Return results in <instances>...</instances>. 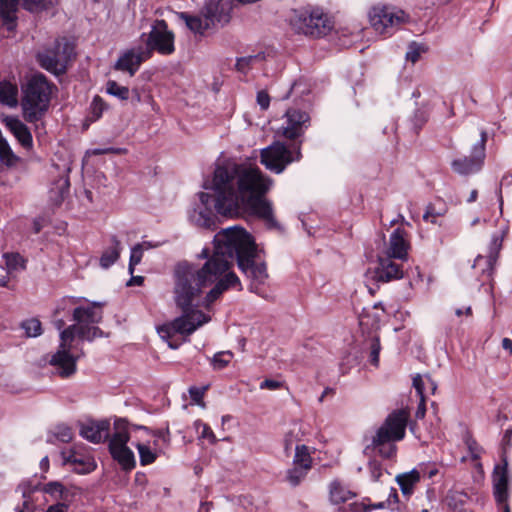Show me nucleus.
<instances>
[{
	"instance_id": "obj_1",
	"label": "nucleus",
	"mask_w": 512,
	"mask_h": 512,
	"mask_svg": "<svg viewBox=\"0 0 512 512\" xmlns=\"http://www.w3.org/2000/svg\"><path fill=\"white\" fill-rule=\"evenodd\" d=\"M201 256L207 258L201 267L181 262L174 269V297L183 314L159 328V335L164 340L175 334L190 336L210 321L202 311L191 309L193 304L209 308L224 291L241 286L235 273H226L227 261L221 258L218 245L214 244L212 255L204 249Z\"/></svg>"
},
{
	"instance_id": "obj_2",
	"label": "nucleus",
	"mask_w": 512,
	"mask_h": 512,
	"mask_svg": "<svg viewBox=\"0 0 512 512\" xmlns=\"http://www.w3.org/2000/svg\"><path fill=\"white\" fill-rule=\"evenodd\" d=\"M272 179L251 164L228 163L218 166L213 175L215 210L227 217L248 212L263 219L269 227H277L272 204L265 195Z\"/></svg>"
},
{
	"instance_id": "obj_3",
	"label": "nucleus",
	"mask_w": 512,
	"mask_h": 512,
	"mask_svg": "<svg viewBox=\"0 0 512 512\" xmlns=\"http://www.w3.org/2000/svg\"><path fill=\"white\" fill-rule=\"evenodd\" d=\"M103 313L99 303L74 308L72 320L74 324L65 326L63 319H57L55 326L60 330V343L57 351L52 354L49 364L55 373L61 378H68L77 371V361L84 355L82 348L78 347L79 341L92 342L95 338L104 336L103 331L97 326L102 320Z\"/></svg>"
},
{
	"instance_id": "obj_4",
	"label": "nucleus",
	"mask_w": 512,
	"mask_h": 512,
	"mask_svg": "<svg viewBox=\"0 0 512 512\" xmlns=\"http://www.w3.org/2000/svg\"><path fill=\"white\" fill-rule=\"evenodd\" d=\"M221 258L227 261V272L237 259L240 270L251 278L254 284H263L268 278L264 262H257V248L252 236L242 227L233 226L219 231L214 237Z\"/></svg>"
},
{
	"instance_id": "obj_5",
	"label": "nucleus",
	"mask_w": 512,
	"mask_h": 512,
	"mask_svg": "<svg viewBox=\"0 0 512 512\" xmlns=\"http://www.w3.org/2000/svg\"><path fill=\"white\" fill-rule=\"evenodd\" d=\"M52 94V85L43 74H34L22 87L21 109L23 118L29 123L40 121L47 113Z\"/></svg>"
},
{
	"instance_id": "obj_6",
	"label": "nucleus",
	"mask_w": 512,
	"mask_h": 512,
	"mask_svg": "<svg viewBox=\"0 0 512 512\" xmlns=\"http://www.w3.org/2000/svg\"><path fill=\"white\" fill-rule=\"evenodd\" d=\"M289 22L296 33L311 37L325 36L333 27L328 15L315 7L294 10Z\"/></svg>"
},
{
	"instance_id": "obj_7",
	"label": "nucleus",
	"mask_w": 512,
	"mask_h": 512,
	"mask_svg": "<svg viewBox=\"0 0 512 512\" xmlns=\"http://www.w3.org/2000/svg\"><path fill=\"white\" fill-rule=\"evenodd\" d=\"M134 431L125 419L114 422V431L109 440V451L115 461L125 470H132L136 466L133 451L127 446Z\"/></svg>"
},
{
	"instance_id": "obj_8",
	"label": "nucleus",
	"mask_w": 512,
	"mask_h": 512,
	"mask_svg": "<svg viewBox=\"0 0 512 512\" xmlns=\"http://www.w3.org/2000/svg\"><path fill=\"white\" fill-rule=\"evenodd\" d=\"M74 53L73 46L65 39H58L50 47L37 54V59L42 68L54 73L62 74Z\"/></svg>"
},
{
	"instance_id": "obj_9",
	"label": "nucleus",
	"mask_w": 512,
	"mask_h": 512,
	"mask_svg": "<svg viewBox=\"0 0 512 512\" xmlns=\"http://www.w3.org/2000/svg\"><path fill=\"white\" fill-rule=\"evenodd\" d=\"M302 157L300 145L294 151L277 141L261 150V163L270 171L280 174L287 165L299 161Z\"/></svg>"
},
{
	"instance_id": "obj_10",
	"label": "nucleus",
	"mask_w": 512,
	"mask_h": 512,
	"mask_svg": "<svg viewBox=\"0 0 512 512\" xmlns=\"http://www.w3.org/2000/svg\"><path fill=\"white\" fill-rule=\"evenodd\" d=\"M368 18L370 25L377 33L390 34L406 21L407 16L401 9L377 4L369 10Z\"/></svg>"
},
{
	"instance_id": "obj_11",
	"label": "nucleus",
	"mask_w": 512,
	"mask_h": 512,
	"mask_svg": "<svg viewBox=\"0 0 512 512\" xmlns=\"http://www.w3.org/2000/svg\"><path fill=\"white\" fill-rule=\"evenodd\" d=\"M174 41L175 35L173 31L169 30L167 23L164 20H156L151 27L144 48L150 50V57L153 51L161 55H171L175 51Z\"/></svg>"
},
{
	"instance_id": "obj_12",
	"label": "nucleus",
	"mask_w": 512,
	"mask_h": 512,
	"mask_svg": "<svg viewBox=\"0 0 512 512\" xmlns=\"http://www.w3.org/2000/svg\"><path fill=\"white\" fill-rule=\"evenodd\" d=\"M486 131H481L480 140L472 147L471 155L455 159L451 163L453 171L459 175H469L481 170L485 159Z\"/></svg>"
},
{
	"instance_id": "obj_13",
	"label": "nucleus",
	"mask_w": 512,
	"mask_h": 512,
	"mask_svg": "<svg viewBox=\"0 0 512 512\" xmlns=\"http://www.w3.org/2000/svg\"><path fill=\"white\" fill-rule=\"evenodd\" d=\"M409 420V412L401 409L393 411L378 428L379 439L386 438L400 441L405 437V431Z\"/></svg>"
},
{
	"instance_id": "obj_14",
	"label": "nucleus",
	"mask_w": 512,
	"mask_h": 512,
	"mask_svg": "<svg viewBox=\"0 0 512 512\" xmlns=\"http://www.w3.org/2000/svg\"><path fill=\"white\" fill-rule=\"evenodd\" d=\"M285 123L282 125V135L287 139H296L302 136L310 125V116L305 111L290 108L285 113Z\"/></svg>"
},
{
	"instance_id": "obj_15",
	"label": "nucleus",
	"mask_w": 512,
	"mask_h": 512,
	"mask_svg": "<svg viewBox=\"0 0 512 512\" xmlns=\"http://www.w3.org/2000/svg\"><path fill=\"white\" fill-rule=\"evenodd\" d=\"M508 463L503 458V463L496 465L493 471V495L498 505H502L503 512H510L508 504Z\"/></svg>"
},
{
	"instance_id": "obj_16",
	"label": "nucleus",
	"mask_w": 512,
	"mask_h": 512,
	"mask_svg": "<svg viewBox=\"0 0 512 512\" xmlns=\"http://www.w3.org/2000/svg\"><path fill=\"white\" fill-rule=\"evenodd\" d=\"M233 0H209L202 8L208 20H212V27L217 23L225 25L231 19Z\"/></svg>"
},
{
	"instance_id": "obj_17",
	"label": "nucleus",
	"mask_w": 512,
	"mask_h": 512,
	"mask_svg": "<svg viewBox=\"0 0 512 512\" xmlns=\"http://www.w3.org/2000/svg\"><path fill=\"white\" fill-rule=\"evenodd\" d=\"M150 58V50L139 46L126 50L115 63V69L126 71L133 76L141 63Z\"/></svg>"
},
{
	"instance_id": "obj_18",
	"label": "nucleus",
	"mask_w": 512,
	"mask_h": 512,
	"mask_svg": "<svg viewBox=\"0 0 512 512\" xmlns=\"http://www.w3.org/2000/svg\"><path fill=\"white\" fill-rule=\"evenodd\" d=\"M395 260L394 257L383 253L378 255V266L374 272V278L378 282L385 283L403 277V269Z\"/></svg>"
},
{
	"instance_id": "obj_19",
	"label": "nucleus",
	"mask_w": 512,
	"mask_h": 512,
	"mask_svg": "<svg viewBox=\"0 0 512 512\" xmlns=\"http://www.w3.org/2000/svg\"><path fill=\"white\" fill-rule=\"evenodd\" d=\"M408 249L409 243L406 239V232L397 228L391 233L387 247L381 253L404 261L408 258Z\"/></svg>"
},
{
	"instance_id": "obj_20",
	"label": "nucleus",
	"mask_w": 512,
	"mask_h": 512,
	"mask_svg": "<svg viewBox=\"0 0 512 512\" xmlns=\"http://www.w3.org/2000/svg\"><path fill=\"white\" fill-rule=\"evenodd\" d=\"M200 201L204 208L194 209L190 215V221L198 227L210 229L215 226V216L212 210L208 207L211 202V195L209 193L201 192L199 194Z\"/></svg>"
},
{
	"instance_id": "obj_21",
	"label": "nucleus",
	"mask_w": 512,
	"mask_h": 512,
	"mask_svg": "<svg viewBox=\"0 0 512 512\" xmlns=\"http://www.w3.org/2000/svg\"><path fill=\"white\" fill-rule=\"evenodd\" d=\"M3 122L24 149L30 150L33 147L32 134L18 117L7 116Z\"/></svg>"
},
{
	"instance_id": "obj_22",
	"label": "nucleus",
	"mask_w": 512,
	"mask_h": 512,
	"mask_svg": "<svg viewBox=\"0 0 512 512\" xmlns=\"http://www.w3.org/2000/svg\"><path fill=\"white\" fill-rule=\"evenodd\" d=\"M109 428L107 420L88 421L82 424L80 435L92 443H100L108 438Z\"/></svg>"
},
{
	"instance_id": "obj_23",
	"label": "nucleus",
	"mask_w": 512,
	"mask_h": 512,
	"mask_svg": "<svg viewBox=\"0 0 512 512\" xmlns=\"http://www.w3.org/2000/svg\"><path fill=\"white\" fill-rule=\"evenodd\" d=\"M394 442L395 441L392 439H379V432L376 431V434L371 439V443L364 447L363 453L366 456H370L372 451L376 450L381 457L388 459L392 458L396 455L397 451V447Z\"/></svg>"
},
{
	"instance_id": "obj_24",
	"label": "nucleus",
	"mask_w": 512,
	"mask_h": 512,
	"mask_svg": "<svg viewBox=\"0 0 512 512\" xmlns=\"http://www.w3.org/2000/svg\"><path fill=\"white\" fill-rule=\"evenodd\" d=\"M329 501L333 505L345 504L356 498V493L338 479L328 485Z\"/></svg>"
},
{
	"instance_id": "obj_25",
	"label": "nucleus",
	"mask_w": 512,
	"mask_h": 512,
	"mask_svg": "<svg viewBox=\"0 0 512 512\" xmlns=\"http://www.w3.org/2000/svg\"><path fill=\"white\" fill-rule=\"evenodd\" d=\"M18 2L19 0H0V24L8 31H14L17 26Z\"/></svg>"
},
{
	"instance_id": "obj_26",
	"label": "nucleus",
	"mask_w": 512,
	"mask_h": 512,
	"mask_svg": "<svg viewBox=\"0 0 512 512\" xmlns=\"http://www.w3.org/2000/svg\"><path fill=\"white\" fill-rule=\"evenodd\" d=\"M42 491L51 496L53 500L58 501L57 503H66L68 505L72 502L75 496L73 488H68L58 481L46 483L42 487Z\"/></svg>"
},
{
	"instance_id": "obj_27",
	"label": "nucleus",
	"mask_w": 512,
	"mask_h": 512,
	"mask_svg": "<svg viewBox=\"0 0 512 512\" xmlns=\"http://www.w3.org/2000/svg\"><path fill=\"white\" fill-rule=\"evenodd\" d=\"M398 502V494L396 489L392 488L391 492L388 496L386 502H379L373 505H366L363 502L353 501L348 504V509L346 507H339L338 512H367L372 509H383L386 507H390V505L396 504Z\"/></svg>"
},
{
	"instance_id": "obj_28",
	"label": "nucleus",
	"mask_w": 512,
	"mask_h": 512,
	"mask_svg": "<svg viewBox=\"0 0 512 512\" xmlns=\"http://www.w3.org/2000/svg\"><path fill=\"white\" fill-rule=\"evenodd\" d=\"M179 18L182 19L186 26L194 33L203 34L205 31L213 28L212 20H208L207 16L202 13V10L199 14H189L186 12L179 13Z\"/></svg>"
},
{
	"instance_id": "obj_29",
	"label": "nucleus",
	"mask_w": 512,
	"mask_h": 512,
	"mask_svg": "<svg viewBox=\"0 0 512 512\" xmlns=\"http://www.w3.org/2000/svg\"><path fill=\"white\" fill-rule=\"evenodd\" d=\"M420 479V472L417 469L400 473L395 478L403 496L405 497H410L414 493V488L420 482Z\"/></svg>"
},
{
	"instance_id": "obj_30",
	"label": "nucleus",
	"mask_w": 512,
	"mask_h": 512,
	"mask_svg": "<svg viewBox=\"0 0 512 512\" xmlns=\"http://www.w3.org/2000/svg\"><path fill=\"white\" fill-rule=\"evenodd\" d=\"M18 95V85L15 81L3 80L0 82L1 104L8 106L9 108H15L19 103Z\"/></svg>"
},
{
	"instance_id": "obj_31",
	"label": "nucleus",
	"mask_w": 512,
	"mask_h": 512,
	"mask_svg": "<svg viewBox=\"0 0 512 512\" xmlns=\"http://www.w3.org/2000/svg\"><path fill=\"white\" fill-rule=\"evenodd\" d=\"M133 443L138 450L140 464L142 466L150 465L157 460L160 450L152 449L148 442H142L139 439Z\"/></svg>"
},
{
	"instance_id": "obj_32",
	"label": "nucleus",
	"mask_w": 512,
	"mask_h": 512,
	"mask_svg": "<svg viewBox=\"0 0 512 512\" xmlns=\"http://www.w3.org/2000/svg\"><path fill=\"white\" fill-rule=\"evenodd\" d=\"M70 187V182L68 177L63 176L57 179L52 188L50 189V198L56 203L59 204L63 201L64 197L68 194Z\"/></svg>"
},
{
	"instance_id": "obj_33",
	"label": "nucleus",
	"mask_w": 512,
	"mask_h": 512,
	"mask_svg": "<svg viewBox=\"0 0 512 512\" xmlns=\"http://www.w3.org/2000/svg\"><path fill=\"white\" fill-rule=\"evenodd\" d=\"M111 241L113 246L105 250L100 258V265L105 269L114 264L120 256V241L116 237H112Z\"/></svg>"
},
{
	"instance_id": "obj_34",
	"label": "nucleus",
	"mask_w": 512,
	"mask_h": 512,
	"mask_svg": "<svg viewBox=\"0 0 512 512\" xmlns=\"http://www.w3.org/2000/svg\"><path fill=\"white\" fill-rule=\"evenodd\" d=\"M7 275L25 269V259L18 253H7L3 256Z\"/></svg>"
},
{
	"instance_id": "obj_35",
	"label": "nucleus",
	"mask_w": 512,
	"mask_h": 512,
	"mask_svg": "<svg viewBox=\"0 0 512 512\" xmlns=\"http://www.w3.org/2000/svg\"><path fill=\"white\" fill-rule=\"evenodd\" d=\"M57 4L58 0H22L23 8L33 13L51 9Z\"/></svg>"
},
{
	"instance_id": "obj_36",
	"label": "nucleus",
	"mask_w": 512,
	"mask_h": 512,
	"mask_svg": "<svg viewBox=\"0 0 512 512\" xmlns=\"http://www.w3.org/2000/svg\"><path fill=\"white\" fill-rule=\"evenodd\" d=\"M293 464L302 466L304 469L310 470L312 467V458L309 448L306 445H297L295 448V455Z\"/></svg>"
},
{
	"instance_id": "obj_37",
	"label": "nucleus",
	"mask_w": 512,
	"mask_h": 512,
	"mask_svg": "<svg viewBox=\"0 0 512 512\" xmlns=\"http://www.w3.org/2000/svg\"><path fill=\"white\" fill-rule=\"evenodd\" d=\"M308 469L293 464L292 468L287 470L286 479L291 486H298L307 476Z\"/></svg>"
},
{
	"instance_id": "obj_38",
	"label": "nucleus",
	"mask_w": 512,
	"mask_h": 512,
	"mask_svg": "<svg viewBox=\"0 0 512 512\" xmlns=\"http://www.w3.org/2000/svg\"><path fill=\"white\" fill-rule=\"evenodd\" d=\"M447 212L445 205L437 208L434 204H429L426 207L425 213L423 214V220L432 224L438 223V218L443 217Z\"/></svg>"
},
{
	"instance_id": "obj_39",
	"label": "nucleus",
	"mask_w": 512,
	"mask_h": 512,
	"mask_svg": "<svg viewBox=\"0 0 512 512\" xmlns=\"http://www.w3.org/2000/svg\"><path fill=\"white\" fill-rule=\"evenodd\" d=\"M131 430L136 431V432L142 431L147 436H153V437L162 439L163 442H165L167 444H169V442H170V433H169L168 429L167 430H151L150 428H148L146 426L133 424V425H131Z\"/></svg>"
},
{
	"instance_id": "obj_40",
	"label": "nucleus",
	"mask_w": 512,
	"mask_h": 512,
	"mask_svg": "<svg viewBox=\"0 0 512 512\" xmlns=\"http://www.w3.org/2000/svg\"><path fill=\"white\" fill-rule=\"evenodd\" d=\"M22 329L27 337H37L42 334L41 322L36 318H31L21 323Z\"/></svg>"
},
{
	"instance_id": "obj_41",
	"label": "nucleus",
	"mask_w": 512,
	"mask_h": 512,
	"mask_svg": "<svg viewBox=\"0 0 512 512\" xmlns=\"http://www.w3.org/2000/svg\"><path fill=\"white\" fill-rule=\"evenodd\" d=\"M194 427L196 431L199 433V439H207L210 444H215L217 442V438L211 428L201 420H196L194 422Z\"/></svg>"
},
{
	"instance_id": "obj_42",
	"label": "nucleus",
	"mask_w": 512,
	"mask_h": 512,
	"mask_svg": "<svg viewBox=\"0 0 512 512\" xmlns=\"http://www.w3.org/2000/svg\"><path fill=\"white\" fill-rule=\"evenodd\" d=\"M495 263V258L493 256H481L479 255L474 261V268H482V273L486 274L488 277L491 276L493 272V266Z\"/></svg>"
},
{
	"instance_id": "obj_43",
	"label": "nucleus",
	"mask_w": 512,
	"mask_h": 512,
	"mask_svg": "<svg viewBox=\"0 0 512 512\" xmlns=\"http://www.w3.org/2000/svg\"><path fill=\"white\" fill-rule=\"evenodd\" d=\"M233 353L230 351H221L216 353L211 359V364L214 369L221 370L225 368L231 361Z\"/></svg>"
},
{
	"instance_id": "obj_44",
	"label": "nucleus",
	"mask_w": 512,
	"mask_h": 512,
	"mask_svg": "<svg viewBox=\"0 0 512 512\" xmlns=\"http://www.w3.org/2000/svg\"><path fill=\"white\" fill-rule=\"evenodd\" d=\"M144 247H146V248L150 247L148 242H143L142 244H137L131 249L130 261H129V271L131 274L134 271V266L141 262Z\"/></svg>"
},
{
	"instance_id": "obj_45",
	"label": "nucleus",
	"mask_w": 512,
	"mask_h": 512,
	"mask_svg": "<svg viewBox=\"0 0 512 512\" xmlns=\"http://www.w3.org/2000/svg\"><path fill=\"white\" fill-rule=\"evenodd\" d=\"M107 93L121 99L126 100L129 97L128 87L121 86L115 81H108L106 85Z\"/></svg>"
},
{
	"instance_id": "obj_46",
	"label": "nucleus",
	"mask_w": 512,
	"mask_h": 512,
	"mask_svg": "<svg viewBox=\"0 0 512 512\" xmlns=\"http://www.w3.org/2000/svg\"><path fill=\"white\" fill-rule=\"evenodd\" d=\"M369 350H370V363L374 366H378L379 364V353L381 350L380 339L377 335H373L369 341Z\"/></svg>"
},
{
	"instance_id": "obj_47",
	"label": "nucleus",
	"mask_w": 512,
	"mask_h": 512,
	"mask_svg": "<svg viewBox=\"0 0 512 512\" xmlns=\"http://www.w3.org/2000/svg\"><path fill=\"white\" fill-rule=\"evenodd\" d=\"M264 59L265 55L263 53L242 57L237 60L236 67L239 71L244 72L246 69H248L256 62L262 61Z\"/></svg>"
},
{
	"instance_id": "obj_48",
	"label": "nucleus",
	"mask_w": 512,
	"mask_h": 512,
	"mask_svg": "<svg viewBox=\"0 0 512 512\" xmlns=\"http://www.w3.org/2000/svg\"><path fill=\"white\" fill-rule=\"evenodd\" d=\"M31 490L24 487L22 489V496L24 498L22 507H17L16 512H34L35 510V504L31 498Z\"/></svg>"
},
{
	"instance_id": "obj_49",
	"label": "nucleus",
	"mask_w": 512,
	"mask_h": 512,
	"mask_svg": "<svg viewBox=\"0 0 512 512\" xmlns=\"http://www.w3.org/2000/svg\"><path fill=\"white\" fill-rule=\"evenodd\" d=\"M426 49L424 46L413 42L409 45L408 51L406 52V59L415 63L419 60L422 53H424Z\"/></svg>"
},
{
	"instance_id": "obj_50",
	"label": "nucleus",
	"mask_w": 512,
	"mask_h": 512,
	"mask_svg": "<svg viewBox=\"0 0 512 512\" xmlns=\"http://www.w3.org/2000/svg\"><path fill=\"white\" fill-rule=\"evenodd\" d=\"M368 471L370 474V478L373 482L379 481L381 476L384 473V469H383L381 463H379L376 460H370L368 462Z\"/></svg>"
},
{
	"instance_id": "obj_51",
	"label": "nucleus",
	"mask_w": 512,
	"mask_h": 512,
	"mask_svg": "<svg viewBox=\"0 0 512 512\" xmlns=\"http://www.w3.org/2000/svg\"><path fill=\"white\" fill-rule=\"evenodd\" d=\"M207 390V387H190L189 388V394H190V397H191V400L197 404V405H200L202 407L205 406V404L203 403V397H204V394Z\"/></svg>"
},
{
	"instance_id": "obj_52",
	"label": "nucleus",
	"mask_w": 512,
	"mask_h": 512,
	"mask_svg": "<svg viewBox=\"0 0 512 512\" xmlns=\"http://www.w3.org/2000/svg\"><path fill=\"white\" fill-rule=\"evenodd\" d=\"M66 462L82 465L81 469H76L78 473H82V474L89 473L95 469V464L93 462H91V461L84 462L83 460L78 459L75 456L69 457L66 460Z\"/></svg>"
},
{
	"instance_id": "obj_53",
	"label": "nucleus",
	"mask_w": 512,
	"mask_h": 512,
	"mask_svg": "<svg viewBox=\"0 0 512 512\" xmlns=\"http://www.w3.org/2000/svg\"><path fill=\"white\" fill-rule=\"evenodd\" d=\"M54 435L59 441L64 443L70 442L73 438L72 430L67 426H58Z\"/></svg>"
},
{
	"instance_id": "obj_54",
	"label": "nucleus",
	"mask_w": 512,
	"mask_h": 512,
	"mask_svg": "<svg viewBox=\"0 0 512 512\" xmlns=\"http://www.w3.org/2000/svg\"><path fill=\"white\" fill-rule=\"evenodd\" d=\"M413 387L415 388L417 394L420 396V399L423 401L425 392V380L420 374H417L413 377Z\"/></svg>"
},
{
	"instance_id": "obj_55",
	"label": "nucleus",
	"mask_w": 512,
	"mask_h": 512,
	"mask_svg": "<svg viewBox=\"0 0 512 512\" xmlns=\"http://www.w3.org/2000/svg\"><path fill=\"white\" fill-rule=\"evenodd\" d=\"M104 106H105V104L100 97L96 96L93 99L92 104H91V111H92V114L95 119H98L101 116V114L104 110Z\"/></svg>"
},
{
	"instance_id": "obj_56",
	"label": "nucleus",
	"mask_w": 512,
	"mask_h": 512,
	"mask_svg": "<svg viewBox=\"0 0 512 512\" xmlns=\"http://www.w3.org/2000/svg\"><path fill=\"white\" fill-rule=\"evenodd\" d=\"M465 497L464 494L462 493H459V492H453V493H450L448 496H447V503L450 507H453L454 509H457L459 507L458 504L462 505L463 504V498Z\"/></svg>"
},
{
	"instance_id": "obj_57",
	"label": "nucleus",
	"mask_w": 512,
	"mask_h": 512,
	"mask_svg": "<svg viewBox=\"0 0 512 512\" xmlns=\"http://www.w3.org/2000/svg\"><path fill=\"white\" fill-rule=\"evenodd\" d=\"M257 103L261 109L266 110L270 104V97L265 91H259L257 94Z\"/></svg>"
},
{
	"instance_id": "obj_58",
	"label": "nucleus",
	"mask_w": 512,
	"mask_h": 512,
	"mask_svg": "<svg viewBox=\"0 0 512 512\" xmlns=\"http://www.w3.org/2000/svg\"><path fill=\"white\" fill-rule=\"evenodd\" d=\"M281 383L277 380L265 379L260 383V389L277 390Z\"/></svg>"
},
{
	"instance_id": "obj_59",
	"label": "nucleus",
	"mask_w": 512,
	"mask_h": 512,
	"mask_svg": "<svg viewBox=\"0 0 512 512\" xmlns=\"http://www.w3.org/2000/svg\"><path fill=\"white\" fill-rule=\"evenodd\" d=\"M46 512H68V504L66 503H55L50 505Z\"/></svg>"
},
{
	"instance_id": "obj_60",
	"label": "nucleus",
	"mask_w": 512,
	"mask_h": 512,
	"mask_svg": "<svg viewBox=\"0 0 512 512\" xmlns=\"http://www.w3.org/2000/svg\"><path fill=\"white\" fill-rule=\"evenodd\" d=\"M120 152H121V149H115V148L100 149V148H96V149L88 151L87 153L88 154H92V155H102V154L120 153Z\"/></svg>"
},
{
	"instance_id": "obj_61",
	"label": "nucleus",
	"mask_w": 512,
	"mask_h": 512,
	"mask_svg": "<svg viewBox=\"0 0 512 512\" xmlns=\"http://www.w3.org/2000/svg\"><path fill=\"white\" fill-rule=\"evenodd\" d=\"M502 348L509 353V355L512 354V340L509 338H503L502 339Z\"/></svg>"
},
{
	"instance_id": "obj_62",
	"label": "nucleus",
	"mask_w": 512,
	"mask_h": 512,
	"mask_svg": "<svg viewBox=\"0 0 512 512\" xmlns=\"http://www.w3.org/2000/svg\"><path fill=\"white\" fill-rule=\"evenodd\" d=\"M144 281L142 276H133L128 282L127 286L141 285Z\"/></svg>"
},
{
	"instance_id": "obj_63",
	"label": "nucleus",
	"mask_w": 512,
	"mask_h": 512,
	"mask_svg": "<svg viewBox=\"0 0 512 512\" xmlns=\"http://www.w3.org/2000/svg\"><path fill=\"white\" fill-rule=\"evenodd\" d=\"M455 314L457 316H462L463 314H465L466 316H471L472 315V309L470 306L466 307L465 310L461 309V308H458L455 310Z\"/></svg>"
},
{
	"instance_id": "obj_64",
	"label": "nucleus",
	"mask_w": 512,
	"mask_h": 512,
	"mask_svg": "<svg viewBox=\"0 0 512 512\" xmlns=\"http://www.w3.org/2000/svg\"><path fill=\"white\" fill-rule=\"evenodd\" d=\"M425 412H426V409H425L424 400L423 401L421 400V403L416 411V417L423 418L425 416Z\"/></svg>"
}]
</instances>
